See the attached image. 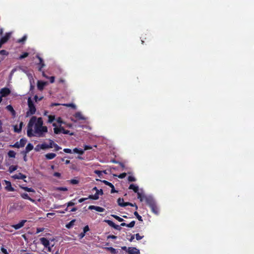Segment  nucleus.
Listing matches in <instances>:
<instances>
[{
	"instance_id": "25",
	"label": "nucleus",
	"mask_w": 254,
	"mask_h": 254,
	"mask_svg": "<svg viewBox=\"0 0 254 254\" xmlns=\"http://www.w3.org/2000/svg\"><path fill=\"white\" fill-rule=\"evenodd\" d=\"M17 166L15 165V166H14V165H11L9 167V169H8V172L10 173H11L12 172H13L14 171H15V170H17Z\"/></svg>"
},
{
	"instance_id": "43",
	"label": "nucleus",
	"mask_w": 254,
	"mask_h": 254,
	"mask_svg": "<svg viewBox=\"0 0 254 254\" xmlns=\"http://www.w3.org/2000/svg\"><path fill=\"white\" fill-rule=\"evenodd\" d=\"M48 122L50 123H52L55 119V116L50 115L48 117Z\"/></svg>"
},
{
	"instance_id": "64",
	"label": "nucleus",
	"mask_w": 254,
	"mask_h": 254,
	"mask_svg": "<svg viewBox=\"0 0 254 254\" xmlns=\"http://www.w3.org/2000/svg\"><path fill=\"white\" fill-rule=\"evenodd\" d=\"M40 145L41 144H38L35 148V150L36 151H39L41 148H40Z\"/></svg>"
},
{
	"instance_id": "46",
	"label": "nucleus",
	"mask_w": 254,
	"mask_h": 254,
	"mask_svg": "<svg viewBox=\"0 0 254 254\" xmlns=\"http://www.w3.org/2000/svg\"><path fill=\"white\" fill-rule=\"evenodd\" d=\"M9 146L11 147H14V148H19L21 147L20 146H19V143L18 142H16L13 145H10Z\"/></svg>"
},
{
	"instance_id": "10",
	"label": "nucleus",
	"mask_w": 254,
	"mask_h": 254,
	"mask_svg": "<svg viewBox=\"0 0 254 254\" xmlns=\"http://www.w3.org/2000/svg\"><path fill=\"white\" fill-rule=\"evenodd\" d=\"M128 254H139V250L134 247H129L127 249Z\"/></svg>"
},
{
	"instance_id": "50",
	"label": "nucleus",
	"mask_w": 254,
	"mask_h": 254,
	"mask_svg": "<svg viewBox=\"0 0 254 254\" xmlns=\"http://www.w3.org/2000/svg\"><path fill=\"white\" fill-rule=\"evenodd\" d=\"M54 148H55L54 150L55 151H59L62 149V148L56 143L55 144Z\"/></svg>"
},
{
	"instance_id": "24",
	"label": "nucleus",
	"mask_w": 254,
	"mask_h": 254,
	"mask_svg": "<svg viewBox=\"0 0 254 254\" xmlns=\"http://www.w3.org/2000/svg\"><path fill=\"white\" fill-rule=\"evenodd\" d=\"M20 188L22 189H23V190L27 191V192H35V190H34L32 188H28V187H23V186H20Z\"/></svg>"
},
{
	"instance_id": "12",
	"label": "nucleus",
	"mask_w": 254,
	"mask_h": 254,
	"mask_svg": "<svg viewBox=\"0 0 254 254\" xmlns=\"http://www.w3.org/2000/svg\"><path fill=\"white\" fill-rule=\"evenodd\" d=\"M47 84V82L38 81L37 82V88L40 91H42L44 89V87Z\"/></svg>"
},
{
	"instance_id": "34",
	"label": "nucleus",
	"mask_w": 254,
	"mask_h": 254,
	"mask_svg": "<svg viewBox=\"0 0 254 254\" xmlns=\"http://www.w3.org/2000/svg\"><path fill=\"white\" fill-rule=\"evenodd\" d=\"M111 216L114 217V218H115L116 220H117L119 222H123L124 221L122 218H121L116 215L112 214Z\"/></svg>"
},
{
	"instance_id": "13",
	"label": "nucleus",
	"mask_w": 254,
	"mask_h": 254,
	"mask_svg": "<svg viewBox=\"0 0 254 254\" xmlns=\"http://www.w3.org/2000/svg\"><path fill=\"white\" fill-rule=\"evenodd\" d=\"M12 178L14 179H21V180H24V179L26 178V176L25 175L22 174L21 173H18V174H15L14 175H13L12 176Z\"/></svg>"
},
{
	"instance_id": "14",
	"label": "nucleus",
	"mask_w": 254,
	"mask_h": 254,
	"mask_svg": "<svg viewBox=\"0 0 254 254\" xmlns=\"http://www.w3.org/2000/svg\"><path fill=\"white\" fill-rule=\"evenodd\" d=\"M26 222V220H22L18 224L13 225V227L16 230L19 229L24 226Z\"/></svg>"
},
{
	"instance_id": "9",
	"label": "nucleus",
	"mask_w": 254,
	"mask_h": 254,
	"mask_svg": "<svg viewBox=\"0 0 254 254\" xmlns=\"http://www.w3.org/2000/svg\"><path fill=\"white\" fill-rule=\"evenodd\" d=\"M10 93V90L9 88L4 87L0 90V94L3 97H6Z\"/></svg>"
},
{
	"instance_id": "18",
	"label": "nucleus",
	"mask_w": 254,
	"mask_h": 254,
	"mask_svg": "<svg viewBox=\"0 0 254 254\" xmlns=\"http://www.w3.org/2000/svg\"><path fill=\"white\" fill-rule=\"evenodd\" d=\"M136 193L137 195V198L140 200L141 202L143 201V200H145L146 201V198L149 197L145 196L144 194L139 192V191L136 192Z\"/></svg>"
},
{
	"instance_id": "51",
	"label": "nucleus",
	"mask_w": 254,
	"mask_h": 254,
	"mask_svg": "<svg viewBox=\"0 0 254 254\" xmlns=\"http://www.w3.org/2000/svg\"><path fill=\"white\" fill-rule=\"evenodd\" d=\"M127 179L129 182H135L136 181L135 178L132 176H129Z\"/></svg>"
},
{
	"instance_id": "53",
	"label": "nucleus",
	"mask_w": 254,
	"mask_h": 254,
	"mask_svg": "<svg viewBox=\"0 0 254 254\" xmlns=\"http://www.w3.org/2000/svg\"><path fill=\"white\" fill-rule=\"evenodd\" d=\"M78 181L75 179H71L70 180V183L73 185H76L78 183Z\"/></svg>"
},
{
	"instance_id": "29",
	"label": "nucleus",
	"mask_w": 254,
	"mask_h": 254,
	"mask_svg": "<svg viewBox=\"0 0 254 254\" xmlns=\"http://www.w3.org/2000/svg\"><path fill=\"white\" fill-rule=\"evenodd\" d=\"M43 76H44L45 77H46V78H47L49 79V80H50V82L51 83H54V82H55V76H52L48 77V76H46V75H45V74L44 73V72H43Z\"/></svg>"
},
{
	"instance_id": "44",
	"label": "nucleus",
	"mask_w": 254,
	"mask_h": 254,
	"mask_svg": "<svg viewBox=\"0 0 254 254\" xmlns=\"http://www.w3.org/2000/svg\"><path fill=\"white\" fill-rule=\"evenodd\" d=\"M55 144V143L54 142L53 140L50 139L49 143L48 144L49 148H52L54 147Z\"/></svg>"
},
{
	"instance_id": "45",
	"label": "nucleus",
	"mask_w": 254,
	"mask_h": 254,
	"mask_svg": "<svg viewBox=\"0 0 254 254\" xmlns=\"http://www.w3.org/2000/svg\"><path fill=\"white\" fill-rule=\"evenodd\" d=\"M27 39V36L24 35L22 38L18 40V43H24Z\"/></svg>"
},
{
	"instance_id": "39",
	"label": "nucleus",
	"mask_w": 254,
	"mask_h": 254,
	"mask_svg": "<svg viewBox=\"0 0 254 254\" xmlns=\"http://www.w3.org/2000/svg\"><path fill=\"white\" fill-rule=\"evenodd\" d=\"M75 200V199L68 202L67 203L65 204L64 205H66L67 207L73 206L75 204V203L73 202Z\"/></svg>"
},
{
	"instance_id": "32",
	"label": "nucleus",
	"mask_w": 254,
	"mask_h": 254,
	"mask_svg": "<svg viewBox=\"0 0 254 254\" xmlns=\"http://www.w3.org/2000/svg\"><path fill=\"white\" fill-rule=\"evenodd\" d=\"M62 132L65 134H69L72 135L73 133L70 132L69 130L65 129L63 127H62Z\"/></svg>"
},
{
	"instance_id": "38",
	"label": "nucleus",
	"mask_w": 254,
	"mask_h": 254,
	"mask_svg": "<svg viewBox=\"0 0 254 254\" xmlns=\"http://www.w3.org/2000/svg\"><path fill=\"white\" fill-rule=\"evenodd\" d=\"M134 215L136 217L137 219L139 221H143L142 217L140 215H139V214L138 213V212L137 211H135L134 212Z\"/></svg>"
},
{
	"instance_id": "52",
	"label": "nucleus",
	"mask_w": 254,
	"mask_h": 254,
	"mask_svg": "<svg viewBox=\"0 0 254 254\" xmlns=\"http://www.w3.org/2000/svg\"><path fill=\"white\" fill-rule=\"evenodd\" d=\"M64 106H66V107H71L73 108H75V105L72 103H70V104H63Z\"/></svg>"
},
{
	"instance_id": "63",
	"label": "nucleus",
	"mask_w": 254,
	"mask_h": 254,
	"mask_svg": "<svg viewBox=\"0 0 254 254\" xmlns=\"http://www.w3.org/2000/svg\"><path fill=\"white\" fill-rule=\"evenodd\" d=\"M85 233H84V232L81 233L80 234H79V239H82L85 235Z\"/></svg>"
},
{
	"instance_id": "20",
	"label": "nucleus",
	"mask_w": 254,
	"mask_h": 254,
	"mask_svg": "<svg viewBox=\"0 0 254 254\" xmlns=\"http://www.w3.org/2000/svg\"><path fill=\"white\" fill-rule=\"evenodd\" d=\"M56 156V154L54 153H49L45 155V157L47 159L51 160Z\"/></svg>"
},
{
	"instance_id": "36",
	"label": "nucleus",
	"mask_w": 254,
	"mask_h": 254,
	"mask_svg": "<svg viewBox=\"0 0 254 254\" xmlns=\"http://www.w3.org/2000/svg\"><path fill=\"white\" fill-rule=\"evenodd\" d=\"M40 148L43 150L49 149L48 144L43 143L40 145Z\"/></svg>"
},
{
	"instance_id": "15",
	"label": "nucleus",
	"mask_w": 254,
	"mask_h": 254,
	"mask_svg": "<svg viewBox=\"0 0 254 254\" xmlns=\"http://www.w3.org/2000/svg\"><path fill=\"white\" fill-rule=\"evenodd\" d=\"M10 34L6 33L4 36L1 37L0 39V41L1 42V44H4L10 38Z\"/></svg>"
},
{
	"instance_id": "3",
	"label": "nucleus",
	"mask_w": 254,
	"mask_h": 254,
	"mask_svg": "<svg viewBox=\"0 0 254 254\" xmlns=\"http://www.w3.org/2000/svg\"><path fill=\"white\" fill-rule=\"evenodd\" d=\"M28 110L26 112V117L35 114L36 109L33 102L32 101L31 97H29L27 100Z\"/></svg>"
},
{
	"instance_id": "28",
	"label": "nucleus",
	"mask_w": 254,
	"mask_h": 254,
	"mask_svg": "<svg viewBox=\"0 0 254 254\" xmlns=\"http://www.w3.org/2000/svg\"><path fill=\"white\" fill-rule=\"evenodd\" d=\"M105 249L106 250L110 251L112 254H116L117 253L116 250L113 247H106Z\"/></svg>"
},
{
	"instance_id": "59",
	"label": "nucleus",
	"mask_w": 254,
	"mask_h": 254,
	"mask_svg": "<svg viewBox=\"0 0 254 254\" xmlns=\"http://www.w3.org/2000/svg\"><path fill=\"white\" fill-rule=\"evenodd\" d=\"M89 231V226L88 225L85 226L83 228V232H84V233H86V232H87Z\"/></svg>"
},
{
	"instance_id": "56",
	"label": "nucleus",
	"mask_w": 254,
	"mask_h": 254,
	"mask_svg": "<svg viewBox=\"0 0 254 254\" xmlns=\"http://www.w3.org/2000/svg\"><path fill=\"white\" fill-rule=\"evenodd\" d=\"M126 175H127V174L126 173H123L120 174L118 176V177L120 179H123L126 177Z\"/></svg>"
},
{
	"instance_id": "31",
	"label": "nucleus",
	"mask_w": 254,
	"mask_h": 254,
	"mask_svg": "<svg viewBox=\"0 0 254 254\" xmlns=\"http://www.w3.org/2000/svg\"><path fill=\"white\" fill-rule=\"evenodd\" d=\"M118 204L119 206L121 207H124L123 205L125 203L124 202V200L123 198H119L117 200Z\"/></svg>"
},
{
	"instance_id": "40",
	"label": "nucleus",
	"mask_w": 254,
	"mask_h": 254,
	"mask_svg": "<svg viewBox=\"0 0 254 254\" xmlns=\"http://www.w3.org/2000/svg\"><path fill=\"white\" fill-rule=\"evenodd\" d=\"M6 109L10 112H11L12 114H15V111L11 105L7 106Z\"/></svg>"
},
{
	"instance_id": "60",
	"label": "nucleus",
	"mask_w": 254,
	"mask_h": 254,
	"mask_svg": "<svg viewBox=\"0 0 254 254\" xmlns=\"http://www.w3.org/2000/svg\"><path fill=\"white\" fill-rule=\"evenodd\" d=\"M117 238V237L115 236V235H109L108 237H107V239H116Z\"/></svg>"
},
{
	"instance_id": "58",
	"label": "nucleus",
	"mask_w": 254,
	"mask_h": 254,
	"mask_svg": "<svg viewBox=\"0 0 254 254\" xmlns=\"http://www.w3.org/2000/svg\"><path fill=\"white\" fill-rule=\"evenodd\" d=\"M135 236L137 240H140L143 237V236H140L138 233L136 234Z\"/></svg>"
},
{
	"instance_id": "8",
	"label": "nucleus",
	"mask_w": 254,
	"mask_h": 254,
	"mask_svg": "<svg viewBox=\"0 0 254 254\" xmlns=\"http://www.w3.org/2000/svg\"><path fill=\"white\" fill-rule=\"evenodd\" d=\"M3 182L6 185V187H5V190L8 191H14L15 190L11 186L10 182L7 180H4Z\"/></svg>"
},
{
	"instance_id": "23",
	"label": "nucleus",
	"mask_w": 254,
	"mask_h": 254,
	"mask_svg": "<svg viewBox=\"0 0 254 254\" xmlns=\"http://www.w3.org/2000/svg\"><path fill=\"white\" fill-rule=\"evenodd\" d=\"M128 189L130 190H132L134 191V192L135 193L137 192L139 190L138 186H136L134 185V184L130 185Z\"/></svg>"
},
{
	"instance_id": "48",
	"label": "nucleus",
	"mask_w": 254,
	"mask_h": 254,
	"mask_svg": "<svg viewBox=\"0 0 254 254\" xmlns=\"http://www.w3.org/2000/svg\"><path fill=\"white\" fill-rule=\"evenodd\" d=\"M135 224V221H132L129 224H127V227L132 228L134 226Z\"/></svg>"
},
{
	"instance_id": "54",
	"label": "nucleus",
	"mask_w": 254,
	"mask_h": 254,
	"mask_svg": "<svg viewBox=\"0 0 254 254\" xmlns=\"http://www.w3.org/2000/svg\"><path fill=\"white\" fill-rule=\"evenodd\" d=\"M14 130L15 132L19 133L21 132V129L19 127H17V126H15L14 127Z\"/></svg>"
},
{
	"instance_id": "6",
	"label": "nucleus",
	"mask_w": 254,
	"mask_h": 254,
	"mask_svg": "<svg viewBox=\"0 0 254 254\" xmlns=\"http://www.w3.org/2000/svg\"><path fill=\"white\" fill-rule=\"evenodd\" d=\"M105 222L107 223L110 226L114 228L115 229L121 231L122 229V228L121 227V225H116L115 223H114L113 221L110 220H105L104 221Z\"/></svg>"
},
{
	"instance_id": "22",
	"label": "nucleus",
	"mask_w": 254,
	"mask_h": 254,
	"mask_svg": "<svg viewBox=\"0 0 254 254\" xmlns=\"http://www.w3.org/2000/svg\"><path fill=\"white\" fill-rule=\"evenodd\" d=\"M75 221H76L75 219L72 220L68 223L66 224L65 227L68 229L71 228L74 225V223H75Z\"/></svg>"
},
{
	"instance_id": "1",
	"label": "nucleus",
	"mask_w": 254,
	"mask_h": 254,
	"mask_svg": "<svg viewBox=\"0 0 254 254\" xmlns=\"http://www.w3.org/2000/svg\"><path fill=\"white\" fill-rule=\"evenodd\" d=\"M35 124V127H42L43 126V122L42 120V118H38L37 119L36 117L33 116L30 120L28 126H27V136L28 137H32L34 136V134L33 132V129L32 127Z\"/></svg>"
},
{
	"instance_id": "35",
	"label": "nucleus",
	"mask_w": 254,
	"mask_h": 254,
	"mask_svg": "<svg viewBox=\"0 0 254 254\" xmlns=\"http://www.w3.org/2000/svg\"><path fill=\"white\" fill-rule=\"evenodd\" d=\"M54 131L55 133L60 134L61 132H62V127H60V128L55 127L54 128Z\"/></svg>"
},
{
	"instance_id": "5",
	"label": "nucleus",
	"mask_w": 254,
	"mask_h": 254,
	"mask_svg": "<svg viewBox=\"0 0 254 254\" xmlns=\"http://www.w3.org/2000/svg\"><path fill=\"white\" fill-rule=\"evenodd\" d=\"M103 194V191L102 189H100L99 190H97V191H96V193L94 195H89L88 196V198L91 199L97 200L99 198V195H102Z\"/></svg>"
},
{
	"instance_id": "26",
	"label": "nucleus",
	"mask_w": 254,
	"mask_h": 254,
	"mask_svg": "<svg viewBox=\"0 0 254 254\" xmlns=\"http://www.w3.org/2000/svg\"><path fill=\"white\" fill-rule=\"evenodd\" d=\"M73 152L74 153H78L80 155H82L84 153V150H83L82 149H78L77 148H74L73 150Z\"/></svg>"
},
{
	"instance_id": "55",
	"label": "nucleus",
	"mask_w": 254,
	"mask_h": 254,
	"mask_svg": "<svg viewBox=\"0 0 254 254\" xmlns=\"http://www.w3.org/2000/svg\"><path fill=\"white\" fill-rule=\"evenodd\" d=\"M57 190L60 191H67V189L66 187H59L57 188Z\"/></svg>"
},
{
	"instance_id": "30",
	"label": "nucleus",
	"mask_w": 254,
	"mask_h": 254,
	"mask_svg": "<svg viewBox=\"0 0 254 254\" xmlns=\"http://www.w3.org/2000/svg\"><path fill=\"white\" fill-rule=\"evenodd\" d=\"M8 156L10 158H15L16 155V153L13 150H9L8 152Z\"/></svg>"
},
{
	"instance_id": "57",
	"label": "nucleus",
	"mask_w": 254,
	"mask_h": 254,
	"mask_svg": "<svg viewBox=\"0 0 254 254\" xmlns=\"http://www.w3.org/2000/svg\"><path fill=\"white\" fill-rule=\"evenodd\" d=\"M63 151L66 153H71L72 151L69 148H64V149Z\"/></svg>"
},
{
	"instance_id": "19",
	"label": "nucleus",
	"mask_w": 254,
	"mask_h": 254,
	"mask_svg": "<svg viewBox=\"0 0 254 254\" xmlns=\"http://www.w3.org/2000/svg\"><path fill=\"white\" fill-rule=\"evenodd\" d=\"M21 196L22 198H24V199H28L30 201H32V202H35V200L31 197H30L28 195V194L26 193H22L21 194Z\"/></svg>"
},
{
	"instance_id": "49",
	"label": "nucleus",
	"mask_w": 254,
	"mask_h": 254,
	"mask_svg": "<svg viewBox=\"0 0 254 254\" xmlns=\"http://www.w3.org/2000/svg\"><path fill=\"white\" fill-rule=\"evenodd\" d=\"M43 98V97H39L37 95H35L34 97V99L36 102L42 100Z\"/></svg>"
},
{
	"instance_id": "4",
	"label": "nucleus",
	"mask_w": 254,
	"mask_h": 254,
	"mask_svg": "<svg viewBox=\"0 0 254 254\" xmlns=\"http://www.w3.org/2000/svg\"><path fill=\"white\" fill-rule=\"evenodd\" d=\"M34 132L36 134H34V136H37L39 137L42 136L43 133L47 132L48 131V128L47 127H34Z\"/></svg>"
},
{
	"instance_id": "47",
	"label": "nucleus",
	"mask_w": 254,
	"mask_h": 254,
	"mask_svg": "<svg viewBox=\"0 0 254 254\" xmlns=\"http://www.w3.org/2000/svg\"><path fill=\"white\" fill-rule=\"evenodd\" d=\"M0 54L3 56H7L8 55V52L5 50H1L0 51Z\"/></svg>"
},
{
	"instance_id": "37",
	"label": "nucleus",
	"mask_w": 254,
	"mask_h": 254,
	"mask_svg": "<svg viewBox=\"0 0 254 254\" xmlns=\"http://www.w3.org/2000/svg\"><path fill=\"white\" fill-rule=\"evenodd\" d=\"M29 55V53H27V52H25L22 55H21L19 57V60H21V59H23L24 58H25L26 57H27Z\"/></svg>"
},
{
	"instance_id": "7",
	"label": "nucleus",
	"mask_w": 254,
	"mask_h": 254,
	"mask_svg": "<svg viewBox=\"0 0 254 254\" xmlns=\"http://www.w3.org/2000/svg\"><path fill=\"white\" fill-rule=\"evenodd\" d=\"M40 241L41 243L45 247L48 248L49 251H51V248L49 247L50 246V242L46 238L42 237L40 239Z\"/></svg>"
},
{
	"instance_id": "21",
	"label": "nucleus",
	"mask_w": 254,
	"mask_h": 254,
	"mask_svg": "<svg viewBox=\"0 0 254 254\" xmlns=\"http://www.w3.org/2000/svg\"><path fill=\"white\" fill-rule=\"evenodd\" d=\"M37 57L39 59L40 62L39 64V70L41 71L42 68L44 67V66H45V64L44 63L43 59L41 57H40L39 56H37Z\"/></svg>"
},
{
	"instance_id": "11",
	"label": "nucleus",
	"mask_w": 254,
	"mask_h": 254,
	"mask_svg": "<svg viewBox=\"0 0 254 254\" xmlns=\"http://www.w3.org/2000/svg\"><path fill=\"white\" fill-rule=\"evenodd\" d=\"M88 209L90 210H95L96 211L100 212H104L105 211V209L104 208L95 205H90L88 207Z\"/></svg>"
},
{
	"instance_id": "27",
	"label": "nucleus",
	"mask_w": 254,
	"mask_h": 254,
	"mask_svg": "<svg viewBox=\"0 0 254 254\" xmlns=\"http://www.w3.org/2000/svg\"><path fill=\"white\" fill-rule=\"evenodd\" d=\"M27 142V140L25 138H21L19 141V146L21 147H23L25 146L26 143Z\"/></svg>"
},
{
	"instance_id": "2",
	"label": "nucleus",
	"mask_w": 254,
	"mask_h": 254,
	"mask_svg": "<svg viewBox=\"0 0 254 254\" xmlns=\"http://www.w3.org/2000/svg\"><path fill=\"white\" fill-rule=\"evenodd\" d=\"M146 203L150 207L152 212L155 215L159 214V210L154 199L151 196L146 198Z\"/></svg>"
},
{
	"instance_id": "16",
	"label": "nucleus",
	"mask_w": 254,
	"mask_h": 254,
	"mask_svg": "<svg viewBox=\"0 0 254 254\" xmlns=\"http://www.w3.org/2000/svg\"><path fill=\"white\" fill-rule=\"evenodd\" d=\"M33 149V145L31 143H29L26 147L25 150L22 151L21 153H27L29 151L32 150Z\"/></svg>"
},
{
	"instance_id": "41",
	"label": "nucleus",
	"mask_w": 254,
	"mask_h": 254,
	"mask_svg": "<svg viewBox=\"0 0 254 254\" xmlns=\"http://www.w3.org/2000/svg\"><path fill=\"white\" fill-rule=\"evenodd\" d=\"M94 173L97 174L99 177L102 178L103 176V172L99 170H95Z\"/></svg>"
},
{
	"instance_id": "62",
	"label": "nucleus",
	"mask_w": 254,
	"mask_h": 254,
	"mask_svg": "<svg viewBox=\"0 0 254 254\" xmlns=\"http://www.w3.org/2000/svg\"><path fill=\"white\" fill-rule=\"evenodd\" d=\"M111 193H113L118 192V191L115 189V187H114V185H113V186H112V187H111Z\"/></svg>"
},
{
	"instance_id": "61",
	"label": "nucleus",
	"mask_w": 254,
	"mask_h": 254,
	"mask_svg": "<svg viewBox=\"0 0 254 254\" xmlns=\"http://www.w3.org/2000/svg\"><path fill=\"white\" fill-rule=\"evenodd\" d=\"M123 205L124 207H125L127 206H133V203L129 202H125V203L124 204V205Z\"/></svg>"
},
{
	"instance_id": "17",
	"label": "nucleus",
	"mask_w": 254,
	"mask_h": 254,
	"mask_svg": "<svg viewBox=\"0 0 254 254\" xmlns=\"http://www.w3.org/2000/svg\"><path fill=\"white\" fill-rule=\"evenodd\" d=\"M74 117L77 120H84L85 118L82 116L80 112H77L75 113Z\"/></svg>"
},
{
	"instance_id": "33",
	"label": "nucleus",
	"mask_w": 254,
	"mask_h": 254,
	"mask_svg": "<svg viewBox=\"0 0 254 254\" xmlns=\"http://www.w3.org/2000/svg\"><path fill=\"white\" fill-rule=\"evenodd\" d=\"M96 180L99 181V180H98V179H97ZM100 181L103 183L105 185L108 186L110 188L112 187V186H113V185L112 183L109 182L108 181H107L106 180H100Z\"/></svg>"
},
{
	"instance_id": "42",
	"label": "nucleus",
	"mask_w": 254,
	"mask_h": 254,
	"mask_svg": "<svg viewBox=\"0 0 254 254\" xmlns=\"http://www.w3.org/2000/svg\"><path fill=\"white\" fill-rule=\"evenodd\" d=\"M0 251L3 254H9V252H8L7 249L5 248L3 246L1 247Z\"/></svg>"
}]
</instances>
